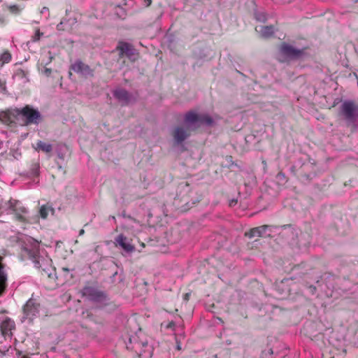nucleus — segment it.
I'll return each instance as SVG.
<instances>
[{
    "instance_id": "nucleus-1",
    "label": "nucleus",
    "mask_w": 358,
    "mask_h": 358,
    "mask_svg": "<svg viewBox=\"0 0 358 358\" xmlns=\"http://www.w3.org/2000/svg\"><path fill=\"white\" fill-rule=\"evenodd\" d=\"M22 250L32 260L34 266L41 269L43 274L48 278L55 275V268L52 265V259L45 252H40L39 242L29 236L26 237L22 244Z\"/></svg>"
},
{
    "instance_id": "nucleus-2",
    "label": "nucleus",
    "mask_w": 358,
    "mask_h": 358,
    "mask_svg": "<svg viewBox=\"0 0 358 358\" xmlns=\"http://www.w3.org/2000/svg\"><path fill=\"white\" fill-rule=\"evenodd\" d=\"M4 213L13 214L17 221L23 224L38 222V217H29L28 209L19 200H2L0 203V215Z\"/></svg>"
},
{
    "instance_id": "nucleus-3",
    "label": "nucleus",
    "mask_w": 358,
    "mask_h": 358,
    "mask_svg": "<svg viewBox=\"0 0 358 358\" xmlns=\"http://www.w3.org/2000/svg\"><path fill=\"white\" fill-rule=\"evenodd\" d=\"M213 120L206 114H198L194 110L187 112L184 115V124L189 129L194 131L203 124L211 125Z\"/></svg>"
},
{
    "instance_id": "nucleus-4",
    "label": "nucleus",
    "mask_w": 358,
    "mask_h": 358,
    "mask_svg": "<svg viewBox=\"0 0 358 358\" xmlns=\"http://www.w3.org/2000/svg\"><path fill=\"white\" fill-rule=\"evenodd\" d=\"M304 55V49H299L292 45L284 43L280 47L278 60L280 62H285L288 60H296L303 57Z\"/></svg>"
},
{
    "instance_id": "nucleus-5",
    "label": "nucleus",
    "mask_w": 358,
    "mask_h": 358,
    "mask_svg": "<svg viewBox=\"0 0 358 358\" xmlns=\"http://www.w3.org/2000/svg\"><path fill=\"white\" fill-rule=\"evenodd\" d=\"M341 114L348 124L355 127L358 120V104L352 101H345L341 106Z\"/></svg>"
},
{
    "instance_id": "nucleus-6",
    "label": "nucleus",
    "mask_w": 358,
    "mask_h": 358,
    "mask_svg": "<svg viewBox=\"0 0 358 358\" xmlns=\"http://www.w3.org/2000/svg\"><path fill=\"white\" fill-rule=\"evenodd\" d=\"M82 294L90 301L97 303H105L107 301V296L103 292L92 287H84Z\"/></svg>"
},
{
    "instance_id": "nucleus-7",
    "label": "nucleus",
    "mask_w": 358,
    "mask_h": 358,
    "mask_svg": "<svg viewBox=\"0 0 358 358\" xmlns=\"http://www.w3.org/2000/svg\"><path fill=\"white\" fill-rule=\"evenodd\" d=\"M17 115H22L26 119V124H38L41 120V113L36 109L27 106L21 110H17Z\"/></svg>"
},
{
    "instance_id": "nucleus-8",
    "label": "nucleus",
    "mask_w": 358,
    "mask_h": 358,
    "mask_svg": "<svg viewBox=\"0 0 358 358\" xmlns=\"http://www.w3.org/2000/svg\"><path fill=\"white\" fill-rule=\"evenodd\" d=\"M39 313V304L35 299H30L23 307L22 321L25 320H32Z\"/></svg>"
},
{
    "instance_id": "nucleus-9",
    "label": "nucleus",
    "mask_w": 358,
    "mask_h": 358,
    "mask_svg": "<svg viewBox=\"0 0 358 358\" xmlns=\"http://www.w3.org/2000/svg\"><path fill=\"white\" fill-rule=\"evenodd\" d=\"M192 130L185 125L176 127L172 131V136L176 145H181L191 135Z\"/></svg>"
},
{
    "instance_id": "nucleus-10",
    "label": "nucleus",
    "mask_w": 358,
    "mask_h": 358,
    "mask_svg": "<svg viewBox=\"0 0 358 358\" xmlns=\"http://www.w3.org/2000/svg\"><path fill=\"white\" fill-rule=\"evenodd\" d=\"M117 49L120 51V56L125 55L131 61L137 59V52L132 45L129 43L121 41L119 42Z\"/></svg>"
},
{
    "instance_id": "nucleus-11",
    "label": "nucleus",
    "mask_w": 358,
    "mask_h": 358,
    "mask_svg": "<svg viewBox=\"0 0 358 358\" xmlns=\"http://www.w3.org/2000/svg\"><path fill=\"white\" fill-rule=\"evenodd\" d=\"M115 244L116 246L120 247L126 253H131L135 250V247L130 241L123 234L118 235L115 238Z\"/></svg>"
},
{
    "instance_id": "nucleus-12",
    "label": "nucleus",
    "mask_w": 358,
    "mask_h": 358,
    "mask_svg": "<svg viewBox=\"0 0 358 358\" xmlns=\"http://www.w3.org/2000/svg\"><path fill=\"white\" fill-rule=\"evenodd\" d=\"M15 324L13 320L10 318L6 317L0 322V330L1 334L6 338H10L13 335L12 331L15 329Z\"/></svg>"
},
{
    "instance_id": "nucleus-13",
    "label": "nucleus",
    "mask_w": 358,
    "mask_h": 358,
    "mask_svg": "<svg viewBox=\"0 0 358 358\" xmlns=\"http://www.w3.org/2000/svg\"><path fill=\"white\" fill-rule=\"evenodd\" d=\"M71 69L85 77L93 76V70L88 65L79 60L72 64Z\"/></svg>"
},
{
    "instance_id": "nucleus-14",
    "label": "nucleus",
    "mask_w": 358,
    "mask_h": 358,
    "mask_svg": "<svg viewBox=\"0 0 358 358\" xmlns=\"http://www.w3.org/2000/svg\"><path fill=\"white\" fill-rule=\"evenodd\" d=\"M273 227L271 225H262L258 227H255L250 230V231L245 233V236L250 238L254 237H262V236H270L271 234H266V231Z\"/></svg>"
},
{
    "instance_id": "nucleus-15",
    "label": "nucleus",
    "mask_w": 358,
    "mask_h": 358,
    "mask_svg": "<svg viewBox=\"0 0 358 358\" xmlns=\"http://www.w3.org/2000/svg\"><path fill=\"white\" fill-rule=\"evenodd\" d=\"M114 96L123 104H127L131 100L130 94L125 90L117 89L113 92Z\"/></svg>"
},
{
    "instance_id": "nucleus-16",
    "label": "nucleus",
    "mask_w": 358,
    "mask_h": 358,
    "mask_svg": "<svg viewBox=\"0 0 358 358\" xmlns=\"http://www.w3.org/2000/svg\"><path fill=\"white\" fill-rule=\"evenodd\" d=\"M15 114L10 110L0 112V121L5 124L10 125L15 122Z\"/></svg>"
},
{
    "instance_id": "nucleus-17",
    "label": "nucleus",
    "mask_w": 358,
    "mask_h": 358,
    "mask_svg": "<svg viewBox=\"0 0 358 358\" xmlns=\"http://www.w3.org/2000/svg\"><path fill=\"white\" fill-rule=\"evenodd\" d=\"M255 30L263 38H269L274 33V28L273 26H257Z\"/></svg>"
},
{
    "instance_id": "nucleus-18",
    "label": "nucleus",
    "mask_w": 358,
    "mask_h": 358,
    "mask_svg": "<svg viewBox=\"0 0 358 358\" xmlns=\"http://www.w3.org/2000/svg\"><path fill=\"white\" fill-rule=\"evenodd\" d=\"M40 217L42 219H46L49 213L54 214L55 209L49 204L42 205L38 210Z\"/></svg>"
},
{
    "instance_id": "nucleus-19",
    "label": "nucleus",
    "mask_w": 358,
    "mask_h": 358,
    "mask_svg": "<svg viewBox=\"0 0 358 358\" xmlns=\"http://www.w3.org/2000/svg\"><path fill=\"white\" fill-rule=\"evenodd\" d=\"M7 275L4 271V266L0 262V295L6 287Z\"/></svg>"
},
{
    "instance_id": "nucleus-20",
    "label": "nucleus",
    "mask_w": 358,
    "mask_h": 358,
    "mask_svg": "<svg viewBox=\"0 0 358 358\" xmlns=\"http://www.w3.org/2000/svg\"><path fill=\"white\" fill-rule=\"evenodd\" d=\"M35 149L36 150H41L45 153H50L52 150V145L50 143L38 141L36 143V147Z\"/></svg>"
},
{
    "instance_id": "nucleus-21",
    "label": "nucleus",
    "mask_w": 358,
    "mask_h": 358,
    "mask_svg": "<svg viewBox=\"0 0 358 358\" xmlns=\"http://www.w3.org/2000/svg\"><path fill=\"white\" fill-rule=\"evenodd\" d=\"M11 55L8 51H5L0 55V66L8 63L11 60Z\"/></svg>"
},
{
    "instance_id": "nucleus-22",
    "label": "nucleus",
    "mask_w": 358,
    "mask_h": 358,
    "mask_svg": "<svg viewBox=\"0 0 358 358\" xmlns=\"http://www.w3.org/2000/svg\"><path fill=\"white\" fill-rule=\"evenodd\" d=\"M255 16L257 20L259 22H264L266 20V15L264 13L256 12Z\"/></svg>"
},
{
    "instance_id": "nucleus-23",
    "label": "nucleus",
    "mask_w": 358,
    "mask_h": 358,
    "mask_svg": "<svg viewBox=\"0 0 358 358\" xmlns=\"http://www.w3.org/2000/svg\"><path fill=\"white\" fill-rule=\"evenodd\" d=\"M67 22L66 19H62L61 22L57 25V29L59 31H64L66 30V28L64 27V24H66Z\"/></svg>"
},
{
    "instance_id": "nucleus-24",
    "label": "nucleus",
    "mask_w": 358,
    "mask_h": 358,
    "mask_svg": "<svg viewBox=\"0 0 358 358\" xmlns=\"http://www.w3.org/2000/svg\"><path fill=\"white\" fill-rule=\"evenodd\" d=\"M9 10L13 14H18L20 13L22 9L19 6L13 5L9 7Z\"/></svg>"
},
{
    "instance_id": "nucleus-25",
    "label": "nucleus",
    "mask_w": 358,
    "mask_h": 358,
    "mask_svg": "<svg viewBox=\"0 0 358 358\" xmlns=\"http://www.w3.org/2000/svg\"><path fill=\"white\" fill-rule=\"evenodd\" d=\"M41 73H43V75L46 76H50V74H51V72H52V70L51 69H49V68H47L45 66H43L41 69Z\"/></svg>"
},
{
    "instance_id": "nucleus-26",
    "label": "nucleus",
    "mask_w": 358,
    "mask_h": 358,
    "mask_svg": "<svg viewBox=\"0 0 358 358\" xmlns=\"http://www.w3.org/2000/svg\"><path fill=\"white\" fill-rule=\"evenodd\" d=\"M43 34L42 32H41L39 29H37L34 36H33L32 41L34 42L38 41Z\"/></svg>"
},
{
    "instance_id": "nucleus-27",
    "label": "nucleus",
    "mask_w": 358,
    "mask_h": 358,
    "mask_svg": "<svg viewBox=\"0 0 358 358\" xmlns=\"http://www.w3.org/2000/svg\"><path fill=\"white\" fill-rule=\"evenodd\" d=\"M41 13L42 14L45 15H46V18H48V17H49V16H50L49 9H48V8H47V7H43V8L41 9Z\"/></svg>"
},
{
    "instance_id": "nucleus-28",
    "label": "nucleus",
    "mask_w": 358,
    "mask_h": 358,
    "mask_svg": "<svg viewBox=\"0 0 358 358\" xmlns=\"http://www.w3.org/2000/svg\"><path fill=\"white\" fill-rule=\"evenodd\" d=\"M38 169H39V165L38 164H34V168H33V173L34 174H38Z\"/></svg>"
},
{
    "instance_id": "nucleus-29",
    "label": "nucleus",
    "mask_w": 358,
    "mask_h": 358,
    "mask_svg": "<svg viewBox=\"0 0 358 358\" xmlns=\"http://www.w3.org/2000/svg\"><path fill=\"white\" fill-rule=\"evenodd\" d=\"M6 90V88L5 84L0 83V92L4 93Z\"/></svg>"
},
{
    "instance_id": "nucleus-30",
    "label": "nucleus",
    "mask_w": 358,
    "mask_h": 358,
    "mask_svg": "<svg viewBox=\"0 0 358 358\" xmlns=\"http://www.w3.org/2000/svg\"><path fill=\"white\" fill-rule=\"evenodd\" d=\"M48 55H49V59H48V61L45 64V65H48L53 59V57L52 56L50 52H48Z\"/></svg>"
},
{
    "instance_id": "nucleus-31",
    "label": "nucleus",
    "mask_w": 358,
    "mask_h": 358,
    "mask_svg": "<svg viewBox=\"0 0 358 358\" xmlns=\"http://www.w3.org/2000/svg\"><path fill=\"white\" fill-rule=\"evenodd\" d=\"M143 1L146 6H149L152 3V0H144Z\"/></svg>"
},
{
    "instance_id": "nucleus-32",
    "label": "nucleus",
    "mask_w": 358,
    "mask_h": 358,
    "mask_svg": "<svg viewBox=\"0 0 358 358\" xmlns=\"http://www.w3.org/2000/svg\"><path fill=\"white\" fill-rule=\"evenodd\" d=\"M175 327V322H171L168 325H167V328H173Z\"/></svg>"
},
{
    "instance_id": "nucleus-33",
    "label": "nucleus",
    "mask_w": 358,
    "mask_h": 358,
    "mask_svg": "<svg viewBox=\"0 0 358 358\" xmlns=\"http://www.w3.org/2000/svg\"><path fill=\"white\" fill-rule=\"evenodd\" d=\"M309 289L312 294H314L315 292V290H316L315 287L310 286Z\"/></svg>"
},
{
    "instance_id": "nucleus-34",
    "label": "nucleus",
    "mask_w": 358,
    "mask_h": 358,
    "mask_svg": "<svg viewBox=\"0 0 358 358\" xmlns=\"http://www.w3.org/2000/svg\"><path fill=\"white\" fill-rule=\"evenodd\" d=\"M285 177V174L283 173H282V172L278 173V175H277V178H284Z\"/></svg>"
},
{
    "instance_id": "nucleus-35",
    "label": "nucleus",
    "mask_w": 358,
    "mask_h": 358,
    "mask_svg": "<svg viewBox=\"0 0 358 358\" xmlns=\"http://www.w3.org/2000/svg\"><path fill=\"white\" fill-rule=\"evenodd\" d=\"M189 294L187 293L184 296V299L187 301L189 299Z\"/></svg>"
},
{
    "instance_id": "nucleus-36",
    "label": "nucleus",
    "mask_w": 358,
    "mask_h": 358,
    "mask_svg": "<svg viewBox=\"0 0 358 358\" xmlns=\"http://www.w3.org/2000/svg\"><path fill=\"white\" fill-rule=\"evenodd\" d=\"M85 233V231L84 229H80V231H79V236H82Z\"/></svg>"
},
{
    "instance_id": "nucleus-37",
    "label": "nucleus",
    "mask_w": 358,
    "mask_h": 358,
    "mask_svg": "<svg viewBox=\"0 0 358 358\" xmlns=\"http://www.w3.org/2000/svg\"><path fill=\"white\" fill-rule=\"evenodd\" d=\"M176 349L178 350H181V347H180V345L179 343L177 344Z\"/></svg>"
},
{
    "instance_id": "nucleus-38",
    "label": "nucleus",
    "mask_w": 358,
    "mask_h": 358,
    "mask_svg": "<svg viewBox=\"0 0 358 358\" xmlns=\"http://www.w3.org/2000/svg\"><path fill=\"white\" fill-rule=\"evenodd\" d=\"M58 156H59V158H61V159H62V158H63V156L62 155V154H59V155H58Z\"/></svg>"
},
{
    "instance_id": "nucleus-39",
    "label": "nucleus",
    "mask_w": 358,
    "mask_h": 358,
    "mask_svg": "<svg viewBox=\"0 0 358 358\" xmlns=\"http://www.w3.org/2000/svg\"><path fill=\"white\" fill-rule=\"evenodd\" d=\"M73 22H76V18H73Z\"/></svg>"
},
{
    "instance_id": "nucleus-40",
    "label": "nucleus",
    "mask_w": 358,
    "mask_h": 358,
    "mask_svg": "<svg viewBox=\"0 0 358 358\" xmlns=\"http://www.w3.org/2000/svg\"><path fill=\"white\" fill-rule=\"evenodd\" d=\"M17 154H15V156H14L15 158H17Z\"/></svg>"
},
{
    "instance_id": "nucleus-41",
    "label": "nucleus",
    "mask_w": 358,
    "mask_h": 358,
    "mask_svg": "<svg viewBox=\"0 0 358 358\" xmlns=\"http://www.w3.org/2000/svg\"><path fill=\"white\" fill-rule=\"evenodd\" d=\"M17 154H15V156H14L15 158H17Z\"/></svg>"
},
{
    "instance_id": "nucleus-42",
    "label": "nucleus",
    "mask_w": 358,
    "mask_h": 358,
    "mask_svg": "<svg viewBox=\"0 0 358 358\" xmlns=\"http://www.w3.org/2000/svg\"><path fill=\"white\" fill-rule=\"evenodd\" d=\"M145 345H147V343H143V346Z\"/></svg>"
},
{
    "instance_id": "nucleus-43",
    "label": "nucleus",
    "mask_w": 358,
    "mask_h": 358,
    "mask_svg": "<svg viewBox=\"0 0 358 358\" xmlns=\"http://www.w3.org/2000/svg\"><path fill=\"white\" fill-rule=\"evenodd\" d=\"M331 358H334V357H331Z\"/></svg>"
}]
</instances>
